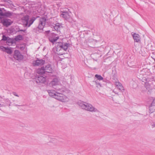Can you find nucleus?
I'll return each instance as SVG.
<instances>
[{
    "instance_id": "nucleus-1",
    "label": "nucleus",
    "mask_w": 155,
    "mask_h": 155,
    "mask_svg": "<svg viewBox=\"0 0 155 155\" xmlns=\"http://www.w3.org/2000/svg\"><path fill=\"white\" fill-rule=\"evenodd\" d=\"M70 46V44L67 43L58 42L56 43L55 48L53 49L55 53L59 55H62L66 51L68 48Z\"/></svg>"
},
{
    "instance_id": "nucleus-2",
    "label": "nucleus",
    "mask_w": 155,
    "mask_h": 155,
    "mask_svg": "<svg viewBox=\"0 0 155 155\" xmlns=\"http://www.w3.org/2000/svg\"><path fill=\"white\" fill-rule=\"evenodd\" d=\"M49 95L54 98L63 102H66L68 101V98L66 96L63 95L60 91L56 92L52 90H48Z\"/></svg>"
},
{
    "instance_id": "nucleus-3",
    "label": "nucleus",
    "mask_w": 155,
    "mask_h": 155,
    "mask_svg": "<svg viewBox=\"0 0 155 155\" xmlns=\"http://www.w3.org/2000/svg\"><path fill=\"white\" fill-rule=\"evenodd\" d=\"M78 104L80 106L82 109L91 112H99V110L90 104L79 101L78 102Z\"/></svg>"
},
{
    "instance_id": "nucleus-4",
    "label": "nucleus",
    "mask_w": 155,
    "mask_h": 155,
    "mask_svg": "<svg viewBox=\"0 0 155 155\" xmlns=\"http://www.w3.org/2000/svg\"><path fill=\"white\" fill-rule=\"evenodd\" d=\"M39 16L32 17L29 18V16L27 15L23 16L21 19L22 22L24 25L26 26L29 27L34 22Z\"/></svg>"
},
{
    "instance_id": "nucleus-5",
    "label": "nucleus",
    "mask_w": 155,
    "mask_h": 155,
    "mask_svg": "<svg viewBox=\"0 0 155 155\" xmlns=\"http://www.w3.org/2000/svg\"><path fill=\"white\" fill-rule=\"evenodd\" d=\"M46 19L45 17H43L40 18L39 20L38 26L34 30H37V29L43 31V28L45 25Z\"/></svg>"
},
{
    "instance_id": "nucleus-6",
    "label": "nucleus",
    "mask_w": 155,
    "mask_h": 155,
    "mask_svg": "<svg viewBox=\"0 0 155 155\" xmlns=\"http://www.w3.org/2000/svg\"><path fill=\"white\" fill-rule=\"evenodd\" d=\"M44 68L47 75L48 74L49 75H51L54 72L53 69L52 68L51 65L50 64H47L46 65H45Z\"/></svg>"
},
{
    "instance_id": "nucleus-7",
    "label": "nucleus",
    "mask_w": 155,
    "mask_h": 155,
    "mask_svg": "<svg viewBox=\"0 0 155 155\" xmlns=\"http://www.w3.org/2000/svg\"><path fill=\"white\" fill-rule=\"evenodd\" d=\"M58 79L56 78H54L50 83V84L53 87V88L56 89L57 91H60L61 92H62L63 91L62 89L60 88L58 89L57 87H54L58 84Z\"/></svg>"
},
{
    "instance_id": "nucleus-8",
    "label": "nucleus",
    "mask_w": 155,
    "mask_h": 155,
    "mask_svg": "<svg viewBox=\"0 0 155 155\" xmlns=\"http://www.w3.org/2000/svg\"><path fill=\"white\" fill-rule=\"evenodd\" d=\"M14 57L17 60H21L23 58V56L18 50H15L14 53Z\"/></svg>"
},
{
    "instance_id": "nucleus-9",
    "label": "nucleus",
    "mask_w": 155,
    "mask_h": 155,
    "mask_svg": "<svg viewBox=\"0 0 155 155\" xmlns=\"http://www.w3.org/2000/svg\"><path fill=\"white\" fill-rule=\"evenodd\" d=\"M35 79L36 83L40 84L44 83L46 81L45 78L41 75H38V76H36Z\"/></svg>"
},
{
    "instance_id": "nucleus-10",
    "label": "nucleus",
    "mask_w": 155,
    "mask_h": 155,
    "mask_svg": "<svg viewBox=\"0 0 155 155\" xmlns=\"http://www.w3.org/2000/svg\"><path fill=\"white\" fill-rule=\"evenodd\" d=\"M45 63V61L42 59H37L33 61V64L34 66H41Z\"/></svg>"
},
{
    "instance_id": "nucleus-11",
    "label": "nucleus",
    "mask_w": 155,
    "mask_h": 155,
    "mask_svg": "<svg viewBox=\"0 0 155 155\" xmlns=\"http://www.w3.org/2000/svg\"><path fill=\"white\" fill-rule=\"evenodd\" d=\"M1 22L2 24L3 25L6 26V27H8L12 23L11 21V20L8 18L2 19Z\"/></svg>"
},
{
    "instance_id": "nucleus-12",
    "label": "nucleus",
    "mask_w": 155,
    "mask_h": 155,
    "mask_svg": "<svg viewBox=\"0 0 155 155\" xmlns=\"http://www.w3.org/2000/svg\"><path fill=\"white\" fill-rule=\"evenodd\" d=\"M55 36V34H54V33H52L51 35L49 38V40L50 42L53 43H54V42H55L58 39H59V36H57V37Z\"/></svg>"
},
{
    "instance_id": "nucleus-13",
    "label": "nucleus",
    "mask_w": 155,
    "mask_h": 155,
    "mask_svg": "<svg viewBox=\"0 0 155 155\" xmlns=\"http://www.w3.org/2000/svg\"><path fill=\"white\" fill-rule=\"evenodd\" d=\"M37 72L39 74L42 75L45 77L47 76V74L45 70L44 66L42 67L41 68L38 69L37 71Z\"/></svg>"
},
{
    "instance_id": "nucleus-14",
    "label": "nucleus",
    "mask_w": 155,
    "mask_h": 155,
    "mask_svg": "<svg viewBox=\"0 0 155 155\" xmlns=\"http://www.w3.org/2000/svg\"><path fill=\"white\" fill-rule=\"evenodd\" d=\"M115 85L120 91L123 92L124 91V87L121 83L118 81L115 82Z\"/></svg>"
},
{
    "instance_id": "nucleus-15",
    "label": "nucleus",
    "mask_w": 155,
    "mask_h": 155,
    "mask_svg": "<svg viewBox=\"0 0 155 155\" xmlns=\"http://www.w3.org/2000/svg\"><path fill=\"white\" fill-rule=\"evenodd\" d=\"M61 15V16L65 20H67L70 18V15L69 13L67 12H62Z\"/></svg>"
},
{
    "instance_id": "nucleus-16",
    "label": "nucleus",
    "mask_w": 155,
    "mask_h": 155,
    "mask_svg": "<svg viewBox=\"0 0 155 155\" xmlns=\"http://www.w3.org/2000/svg\"><path fill=\"white\" fill-rule=\"evenodd\" d=\"M0 48L2 49V50L6 52L8 54H11L12 53V51L11 48H8V47H4L3 46H0Z\"/></svg>"
},
{
    "instance_id": "nucleus-17",
    "label": "nucleus",
    "mask_w": 155,
    "mask_h": 155,
    "mask_svg": "<svg viewBox=\"0 0 155 155\" xmlns=\"http://www.w3.org/2000/svg\"><path fill=\"white\" fill-rule=\"evenodd\" d=\"M54 29L57 31L58 33L59 34L60 33V30L61 27H62L61 25L59 23H56L55 24H54Z\"/></svg>"
},
{
    "instance_id": "nucleus-18",
    "label": "nucleus",
    "mask_w": 155,
    "mask_h": 155,
    "mask_svg": "<svg viewBox=\"0 0 155 155\" xmlns=\"http://www.w3.org/2000/svg\"><path fill=\"white\" fill-rule=\"evenodd\" d=\"M133 37L135 42H138L140 41V37L139 35L136 33L132 35Z\"/></svg>"
},
{
    "instance_id": "nucleus-19",
    "label": "nucleus",
    "mask_w": 155,
    "mask_h": 155,
    "mask_svg": "<svg viewBox=\"0 0 155 155\" xmlns=\"http://www.w3.org/2000/svg\"><path fill=\"white\" fill-rule=\"evenodd\" d=\"M13 14V12L8 11L4 13V16L8 18H11Z\"/></svg>"
},
{
    "instance_id": "nucleus-20",
    "label": "nucleus",
    "mask_w": 155,
    "mask_h": 155,
    "mask_svg": "<svg viewBox=\"0 0 155 155\" xmlns=\"http://www.w3.org/2000/svg\"><path fill=\"white\" fill-rule=\"evenodd\" d=\"M149 110L150 113L155 111V106L150 105L149 107Z\"/></svg>"
},
{
    "instance_id": "nucleus-21",
    "label": "nucleus",
    "mask_w": 155,
    "mask_h": 155,
    "mask_svg": "<svg viewBox=\"0 0 155 155\" xmlns=\"http://www.w3.org/2000/svg\"><path fill=\"white\" fill-rule=\"evenodd\" d=\"M23 39V37L21 35H18L15 37L14 39L16 41H18L22 40Z\"/></svg>"
},
{
    "instance_id": "nucleus-22",
    "label": "nucleus",
    "mask_w": 155,
    "mask_h": 155,
    "mask_svg": "<svg viewBox=\"0 0 155 155\" xmlns=\"http://www.w3.org/2000/svg\"><path fill=\"white\" fill-rule=\"evenodd\" d=\"M5 103L7 105L9 106H10V104H11V102L10 101L8 98H5L3 99Z\"/></svg>"
},
{
    "instance_id": "nucleus-23",
    "label": "nucleus",
    "mask_w": 155,
    "mask_h": 155,
    "mask_svg": "<svg viewBox=\"0 0 155 155\" xmlns=\"http://www.w3.org/2000/svg\"><path fill=\"white\" fill-rule=\"evenodd\" d=\"M66 20L70 23L71 25H72L73 27L74 26V25L75 24V21L70 17L69 19Z\"/></svg>"
},
{
    "instance_id": "nucleus-24",
    "label": "nucleus",
    "mask_w": 155,
    "mask_h": 155,
    "mask_svg": "<svg viewBox=\"0 0 155 155\" xmlns=\"http://www.w3.org/2000/svg\"><path fill=\"white\" fill-rule=\"evenodd\" d=\"M15 42V39L11 38H9V37H8L7 40V42L11 44H12L13 43H14Z\"/></svg>"
},
{
    "instance_id": "nucleus-25",
    "label": "nucleus",
    "mask_w": 155,
    "mask_h": 155,
    "mask_svg": "<svg viewBox=\"0 0 155 155\" xmlns=\"http://www.w3.org/2000/svg\"><path fill=\"white\" fill-rule=\"evenodd\" d=\"M97 40L93 39L92 38H89L88 40V42L89 43H95L96 42H97Z\"/></svg>"
},
{
    "instance_id": "nucleus-26",
    "label": "nucleus",
    "mask_w": 155,
    "mask_h": 155,
    "mask_svg": "<svg viewBox=\"0 0 155 155\" xmlns=\"http://www.w3.org/2000/svg\"><path fill=\"white\" fill-rule=\"evenodd\" d=\"M95 77L99 81L103 80V77H102L101 75L96 74L95 75Z\"/></svg>"
},
{
    "instance_id": "nucleus-27",
    "label": "nucleus",
    "mask_w": 155,
    "mask_h": 155,
    "mask_svg": "<svg viewBox=\"0 0 155 155\" xmlns=\"http://www.w3.org/2000/svg\"><path fill=\"white\" fill-rule=\"evenodd\" d=\"M95 82L96 85H97V87H98V86H99L100 87H101V85L100 84V83H99L98 81V80H97L96 81H94Z\"/></svg>"
},
{
    "instance_id": "nucleus-28",
    "label": "nucleus",
    "mask_w": 155,
    "mask_h": 155,
    "mask_svg": "<svg viewBox=\"0 0 155 155\" xmlns=\"http://www.w3.org/2000/svg\"><path fill=\"white\" fill-rule=\"evenodd\" d=\"M8 37L6 36L5 35H3L2 40L7 41Z\"/></svg>"
},
{
    "instance_id": "nucleus-29",
    "label": "nucleus",
    "mask_w": 155,
    "mask_h": 155,
    "mask_svg": "<svg viewBox=\"0 0 155 155\" xmlns=\"http://www.w3.org/2000/svg\"><path fill=\"white\" fill-rule=\"evenodd\" d=\"M2 16H4V13H3L2 10L0 8V19L2 18L1 17Z\"/></svg>"
},
{
    "instance_id": "nucleus-30",
    "label": "nucleus",
    "mask_w": 155,
    "mask_h": 155,
    "mask_svg": "<svg viewBox=\"0 0 155 155\" xmlns=\"http://www.w3.org/2000/svg\"><path fill=\"white\" fill-rule=\"evenodd\" d=\"M20 31H23L24 32H26V30H25V29L22 30V29H19L17 31L18 32H20Z\"/></svg>"
},
{
    "instance_id": "nucleus-31",
    "label": "nucleus",
    "mask_w": 155,
    "mask_h": 155,
    "mask_svg": "<svg viewBox=\"0 0 155 155\" xmlns=\"http://www.w3.org/2000/svg\"><path fill=\"white\" fill-rule=\"evenodd\" d=\"M12 93L14 95H15L16 96L18 97H19V96L17 94L16 92H15V91L13 92Z\"/></svg>"
},
{
    "instance_id": "nucleus-32",
    "label": "nucleus",
    "mask_w": 155,
    "mask_h": 155,
    "mask_svg": "<svg viewBox=\"0 0 155 155\" xmlns=\"http://www.w3.org/2000/svg\"><path fill=\"white\" fill-rule=\"evenodd\" d=\"M151 105H154V106H155V99H153Z\"/></svg>"
},
{
    "instance_id": "nucleus-33",
    "label": "nucleus",
    "mask_w": 155,
    "mask_h": 155,
    "mask_svg": "<svg viewBox=\"0 0 155 155\" xmlns=\"http://www.w3.org/2000/svg\"><path fill=\"white\" fill-rule=\"evenodd\" d=\"M50 32V30H48L47 31H45V32L47 34H49Z\"/></svg>"
},
{
    "instance_id": "nucleus-34",
    "label": "nucleus",
    "mask_w": 155,
    "mask_h": 155,
    "mask_svg": "<svg viewBox=\"0 0 155 155\" xmlns=\"http://www.w3.org/2000/svg\"><path fill=\"white\" fill-rule=\"evenodd\" d=\"M113 92L114 93H115V94H118V93L117 92H116V91H115L114 90H113Z\"/></svg>"
},
{
    "instance_id": "nucleus-35",
    "label": "nucleus",
    "mask_w": 155,
    "mask_h": 155,
    "mask_svg": "<svg viewBox=\"0 0 155 155\" xmlns=\"http://www.w3.org/2000/svg\"><path fill=\"white\" fill-rule=\"evenodd\" d=\"M4 106V105L3 104H0V107H3Z\"/></svg>"
},
{
    "instance_id": "nucleus-36",
    "label": "nucleus",
    "mask_w": 155,
    "mask_h": 155,
    "mask_svg": "<svg viewBox=\"0 0 155 155\" xmlns=\"http://www.w3.org/2000/svg\"><path fill=\"white\" fill-rule=\"evenodd\" d=\"M48 23V25H51V23L50 24V22L49 23Z\"/></svg>"
},
{
    "instance_id": "nucleus-37",
    "label": "nucleus",
    "mask_w": 155,
    "mask_h": 155,
    "mask_svg": "<svg viewBox=\"0 0 155 155\" xmlns=\"http://www.w3.org/2000/svg\"><path fill=\"white\" fill-rule=\"evenodd\" d=\"M103 81L105 82V81H104V80H103Z\"/></svg>"
}]
</instances>
